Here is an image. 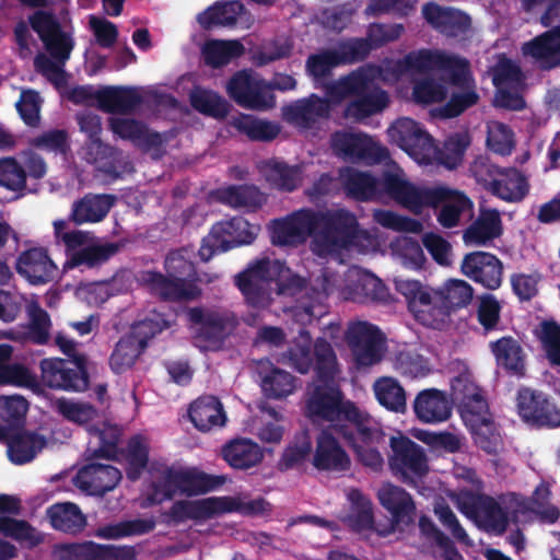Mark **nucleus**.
I'll list each match as a JSON object with an SVG mask.
<instances>
[{
	"label": "nucleus",
	"instance_id": "c9c22d12",
	"mask_svg": "<svg viewBox=\"0 0 560 560\" xmlns=\"http://www.w3.org/2000/svg\"><path fill=\"white\" fill-rule=\"evenodd\" d=\"M59 560H126L127 551L93 542L66 544L55 548Z\"/></svg>",
	"mask_w": 560,
	"mask_h": 560
},
{
	"label": "nucleus",
	"instance_id": "e433bc0d",
	"mask_svg": "<svg viewBox=\"0 0 560 560\" xmlns=\"http://www.w3.org/2000/svg\"><path fill=\"white\" fill-rule=\"evenodd\" d=\"M524 56L533 58L542 68H552L560 63V27L553 28L525 43Z\"/></svg>",
	"mask_w": 560,
	"mask_h": 560
},
{
	"label": "nucleus",
	"instance_id": "f704fd0d",
	"mask_svg": "<svg viewBox=\"0 0 560 560\" xmlns=\"http://www.w3.org/2000/svg\"><path fill=\"white\" fill-rule=\"evenodd\" d=\"M188 415L195 428L201 432H210L217 428H222L226 422L223 406L213 396H203L196 399L190 405Z\"/></svg>",
	"mask_w": 560,
	"mask_h": 560
},
{
	"label": "nucleus",
	"instance_id": "5fc2aeb1",
	"mask_svg": "<svg viewBox=\"0 0 560 560\" xmlns=\"http://www.w3.org/2000/svg\"><path fill=\"white\" fill-rule=\"evenodd\" d=\"M79 124L81 130L89 137L85 148L86 160L94 163L101 161L109 149L104 147L98 138L102 130L100 117L92 113H83L79 116Z\"/></svg>",
	"mask_w": 560,
	"mask_h": 560
},
{
	"label": "nucleus",
	"instance_id": "864d4df0",
	"mask_svg": "<svg viewBox=\"0 0 560 560\" xmlns=\"http://www.w3.org/2000/svg\"><path fill=\"white\" fill-rule=\"evenodd\" d=\"M215 197L234 208H256L265 201L264 195L253 186L223 187L217 190Z\"/></svg>",
	"mask_w": 560,
	"mask_h": 560
},
{
	"label": "nucleus",
	"instance_id": "c03bdc74",
	"mask_svg": "<svg viewBox=\"0 0 560 560\" xmlns=\"http://www.w3.org/2000/svg\"><path fill=\"white\" fill-rule=\"evenodd\" d=\"M110 128L115 135L121 139H127L136 145L149 148L163 142L160 133L150 132L140 122L127 117H113L109 121Z\"/></svg>",
	"mask_w": 560,
	"mask_h": 560
},
{
	"label": "nucleus",
	"instance_id": "5701e85b",
	"mask_svg": "<svg viewBox=\"0 0 560 560\" xmlns=\"http://www.w3.org/2000/svg\"><path fill=\"white\" fill-rule=\"evenodd\" d=\"M497 88L495 104L511 109L524 106L522 98L523 75L520 68L510 59L500 58L493 71Z\"/></svg>",
	"mask_w": 560,
	"mask_h": 560
},
{
	"label": "nucleus",
	"instance_id": "052dcab7",
	"mask_svg": "<svg viewBox=\"0 0 560 560\" xmlns=\"http://www.w3.org/2000/svg\"><path fill=\"white\" fill-rule=\"evenodd\" d=\"M155 521L152 517L124 521L97 529L96 535L102 538L117 539L127 536L141 535L152 530Z\"/></svg>",
	"mask_w": 560,
	"mask_h": 560
},
{
	"label": "nucleus",
	"instance_id": "39448f33",
	"mask_svg": "<svg viewBox=\"0 0 560 560\" xmlns=\"http://www.w3.org/2000/svg\"><path fill=\"white\" fill-rule=\"evenodd\" d=\"M355 226V217L343 209L314 212L298 211L271 225L275 245L295 246L312 236L311 248L317 256L331 255L349 244V232Z\"/></svg>",
	"mask_w": 560,
	"mask_h": 560
},
{
	"label": "nucleus",
	"instance_id": "338daca9",
	"mask_svg": "<svg viewBox=\"0 0 560 560\" xmlns=\"http://www.w3.org/2000/svg\"><path fill=\"white\" fill-rule=\"evenodd\" d=\"M190 102L194 108L213 117H223L228 113V103L221 96L201 88L191 92Z\"/></svg>",
	"mask_w": 560,
	"mask_h": 560
},
{
	"label": "nucleus",
	"instance_id": "f8f14e48",
	"mask_svg": "<svg viewBox=\"0 0 560 560\" xmlns=\"http://www.w3.org/2000/svg\"><path fill=\"white\" fill-rule=\"evenodd\" d=\"M350 77L351 74L332 84L327 85L326 101L317 97L316 95H311L307 98L296 101L283 107L282 112L284 119L301 129H307L311 128L312 125L315 124L319 118L326 117L331 105H336L345 100L351 98V102L346 108V110H348L349 106L358 101V96L355 93H345L340 91L335 92V89ZM345 115L346 117L351 118V116L347 115V112H345ZM352 119H354V117H352ZM355 120L358 119L355 118Z\"/></svg>",
	"mask_w": 560,
	"mask_h": 560
},
{
	"label": "nucleus",
	"instance_id": "7ed1b4c3",
	"mask_svg": "<svg viewBox=\"0 0 560 560\" xmlns=\"http://www.w3.org/2000/svg\"><path fill=\"white\" fill-rule=\"evenodd\" d=\"M340 179L348 192L357 199H380L384 190L397 203L417 214L424 207L441 206L438 221L446 229L458 225L460 218L472 209V202L462 191L445 185L417 186L406 178L395 163L389 165L382 183L353 168L341 171Z\"/></svg>",
	"mask_w": 560,
	"mask_h": 560
},
{
	"label": "nucleus",
	"instance_id": "bf43d9fd",
	"mask_svg": "<svg viewBox=\"0 0 560 560\" xmlns=\"http://www.w3.org/2000/svg\"><path fill=\"white\" fill-rule=\"evenodd\" d=\"M232 124L237 130L253 140H271L280 132L277 124L258 119L250 115H238L233 118Z\"/></svg>",
	"mask_w": 560,
	"mask_h": 560
},
{
	"label": "nucleus",
	"instance_id": "1a4fd4ad",
	"mask_svg": "<svg viewBox=\"0 0 560 560\" xmlns=\"http://www.w3.org/2000/svg\"><path fill=\"white\" fill-rule=\"evenodd\" d=\"M236 281L247 302L257 307L268 306L273 294L294 295L303 282L282 262L269 259L257 261L241 273Z\"/></svg>",
	"mask_w": 560,
	"mask_h": 560
},
{
	"label": "nucleus",
	"instance_id": "de8ad7c7",
	"mask_svg": "<svg viewBox=\"0 0 560 560\" xmlns=\"http://www.w3.org/2000/svg\"><path fill=\"white\" fill-rule=\"evenodd\" d=\"M376 400L394 412H405L407 408L406 392L400 383L390 376H382L373 384Z\"/></svg>",
	"mask_w": 560,
	"mask_h": 560
},
{
	"label": "nucleus",
	"instance_id": "473e14b6",
	"mask_svg": "<svg viewBox=\"0 0 560 560\" xmlns=\"http://www.w3.org/2000/svg\"><path fill=\"white\" fill-rule=\"evenodd\" d=\"M257 373L261 390L268 398L283 399L298 388V382L293 375L275 366L268 360L258 362Z\"/></svg>",
	"mask_w": 560,
	"mask_h": 560
},
{
	"label": "nucleus",
	"instance_id": "9d476101",
	"mask_svg": "<svg viewBox=\"0 0 560 560\" xmlns=\"http://www.w3.org/2000/svg\"><path fill=\"white\" fill-rule=\"evenodd\" d=\"M268 509L269 504L262 499L247 500L242 497H210L176 501L170 509L168 517L176 523L187 521L202 523L226 512L261 514L268 511Z\"/></svg>",
	"mask_w": 560,
	"mask_h": 560
},
{
	"label": "nucleus",
	"instance_id": "6e6552de",
	"mask_svg": "<svg viewBox=\"0 0 560 560\" xmlns=\"http://www.w3.org/2000/svg\"><path fill=\"white\" fill-rule=\"evenodd\" d=\"M330 269L331 267H327L322 272V291H316L314 302L293 310L294 318L302 325L325 314L324 301L335 289L339 290L340 298L343 300L361 303L382 300L386 295L382 281L365 270L352 267L341 281L329 273Z\"/></svg>",
	"mask_w": 560,
	"mask_h": 560
},
{
	"label": "nucleus",
	"instance_id": "8fccbe9b",
	"mask_svg": "<svg viewBox=\"0 0 560 560\" xmlns=\"http://www.w3.org/2000/svg\"><path fill=\"white\" fill-rule=\"evenodd\" d=\"M491 350L499 365L516 374L523 372L524 352L518 341L511 337H504L492 342Z\"/></svg>",
	"mask_w": 560,
	"mask_h": 560
},
{
	"label": "nucleus",
	"instance_id": "4d7b16f0",
	"mask_svg": "<svg viewBox=\"0 0 560 560\" xmlns=\"http://www.w3.org/2000/svg\"><path fill=\"white\" fill-rule=\"evenodd\" d=\"M470 143L468 132L462 131L452 135L445 141L443 150L436 149V158L430 164H441L447 168H455L463 160L465 150Z\"/></svg>",
	"mask_w": 560,
	"mask_h": 560
},
{
	"label": "nucleus",
	"instance_id": "2eb2a0df",
	"mask_svg": "<svg viewBox=\"0 0 560 560\" xmlns=\"http://www.w3.org/2000/svg\"><path fill=\"white\" fill-rule=\"evenodd\" d=\"M388 136L420 165H430L436 158V147L432 138L413 119L406 117L397 119L388 128Z\"/></svg>",
	"mask_w": 560,
	"mask_h": 560
},
{
	"label": "nucleus",
	"instance_id": "6e6d98bb",
	"mask_svg": "<svg viewBox=\"0 0 560 560\" xmlns=\"http://www.w3.org/2000/svg\"><path fill=\"white\" fill-rule=\"evenodd\" d=\"M393 257L410 269H420L425 262V255L420 244L407 236L397 237L390 244Z\"/></svg>",
	"mask_w": 560,
	"mask_h": 560
},
{
	"label": "nucleus",
	"instance_id": "3c124183",
	"mask_svg": "<svg viewBox=\"0 0 560 560\" xmlns=\"http://www.w3.org/2000/svg\"><path fill=\"white\" fill-rule=\"evenodd\" d=\"M12 347L0 345V385L31 387L35 380L26 368L18 363H9Z\"/></svg>",
	"mask_w": 560,
	"mask_h": 560
},
{
	"label": "nucleus",
	"instance_id": "774afa93",
	"mask_svg": "<svg viewBox=\"0 0 560 560\" xmlns=\"http://www.w3.org/2000/svg\"><path fill=\"white\" fill-rule=\"evenodd\" d=\"M0 534L11 537L22 545L32 547L42 541L40 534L24 521L0 517Z\"/></svg>",
	"mask_w": 560,
	"mask_h": 560
},
{
	"label": "nucleus",
	"instance_id": "7c9ffc66",
	"mask_svg": "<svg viewBox=\"0 0 560 560\" xmlns=\"http://www.w3.org/2000/svg\"><path fill=\"white\" fill-rule=\"evenodd\" d=\"M197 21L202 27L236 25L241 28H249L254 19L241 2L229 1L209 7L197 15Z\"/></svg>",
	"mask_w": 560,
	"mask_h": 560
},
{
	"label": "nucleus",
	"instance_id": "bb28decb",
	"mask_svg": "<svg viewBox=\"0 0 560 560\" xmlns=\"http://www.w3.org/2000/svg\"><path fill=\"white\" fill-rule=\"evenodd\" d=\"M366 55V45L362 40H349L342 43L337 51L326 50L313 55L307 60V71L319 80L330 72L339 63L351 62Z\"/></svg>",
	"mask_w": 560,
	"mask_h": 560
},
{
	"label": "nucleus",
	"instance_id": "ea45409f",
	"mask_svg": "<svg viewBox=\"0 0 560 560\" xmlns=\"http://www.w3.org/2000/svg\"><path fill=\"white\" fill-rule=\"evenodd\" d=\"M502 233L500 214L493 209H482L478 219L465 231L464 242L470 246H483Z\"/></svg>",
	"mask_w": 560,
	"mask_h": 560
},
{
	"label": "nucleus",
	"instance_id": "a19ab883",
	"mask_svg": "<svg viewBox=\"0 0 560 560\" xmlns=\"http://www.w3.org/2000/svg\"><path fill=\"white\" fill-rule=\"evenodd\" d=\"M100 108L109 113H125L133 109L141 101L139 90L135 88L106 86L95 92Z\"/></svg>",
	"mask_w": 560,
	"mask_h": 560
},
{
	"label": "nucleus",
	"instance_id": "9b49d317",
	"mask_svg": "<svg viewBox=\"0 0 560 560\" xmlns=\"http://www.w3.org/2000/svg\"><path fill=\"white\" fill-rule=\"evenodd\" d=\"M189 257L187 249L174 252L165 261L167 277L147 271L141 276V281L163 299H195L200 294V290L195 284V270Z\"/></svg>",
	"mask_w": 560,
	"mask_h": 560
},
{
	"label": "nucleus",
	"instance_id": "c756f323",
	"mask_svg": "<svg viewBox=\"0 0 560 560\" xmlns=\"http://www.w3.org/2000/svg\"><path fill=\"white\" fill-rule=\"evenodd\" d=\"M412 408L418 420L428 424L444 422L452 415V402L444 392L436 388L419 392Z\"/></svg>",
	"mask_w": 560,
	"mask_h": 560
},
{
	"label": "nucleus",
	"instance_id": "37998d69",
	"mask_svg": "<svg viewBox=\"0 0 560 560\" xmlns=\"http://www.w3.org/2000/svg\"><path fill=\"white\" fill-rule=\"evenodd\" d=\"M109 195H88L72 206L71 219L77 224L102 221L114 205Z\"/></svg>",
	"mask_w": 560,
	"mask_h": 560
},
{
	"label": "nucleus",
	"instance_id": "f257e3e1",
	"mask_svg": "<svg viewBox=\"0 0 560 560\" xmlns=\"http://www.w3.org/2000/svg\"><path fill=\"white\" fill-rule=\"evenodd\" d=\"M432 70L448 73L453 91L450 101L438 109V115L451 118L477 103L479 96L470 78L465 59L441 51L420 50L400 60L385 61L381 67L366 66L351 73L336 91L355 93L358 101L352 103L347 115L363 119L383 110L388 104L386 92L377 88L378 82L397 84L401 97L419 104L440 103L447 95L445 83L429 77Z\"/></svg>",
	"mask_w": 560,
	"mask_h": 560
},
{
	"label": "nucleus",
	"instance_id": "0e129e2a",
	"mask_svg": "<svg viewBox=\"0 0 560 560\" xmlns=\"http://www.w3.org/2000/svg\"><path fill=\"white\" fill-rule=\"evenodd\" d=\"M535 334L549 362L560 365V325L552 320L542 322L535 329Z\"/></svg>",
	"mask_w": 560,
	"mask_h": 560
},
{
	"label": "nucleus",
	"instance_id": "f3484780",
	"mask_svg": "<svg viewBox=\"0 0 560 560\" xmlns=\"http://www.w3.org/2000/svg\"><path fill=\"white\" fill-rule=\"evenodd\" d=\"M389 466L393 474L405 482L416 483L429 470L423 450L407 436L398 433L390 438Z\"/></svg>",
	"mask_w": 560,
	"mask_h": 560
},
{
	"label": "nucleus",
	"instance_id": "b1692460",
	"mask_svg": "<svg viewBox=\"0 0 560 560\" xmlns=\"http://www.w3.org/2000/svg\"><path fill=\"white\" fill-rule=\"evenodd\" d=\"M334 151L349 160L381 162L387 159V150L362 133L336 132L331 138Z\"/></svg>",
	"mask_w": 560,
	"mask_h": 560
},
{
	"label": "nucleus",
	"instance_id": "f03ea898",
	"mask_svg": "<svg viewBox=\"0 0 560 560\" xmlns=\"http://www.w3.org/2000/svg\"><path fill=\"white\" fill-rule=\"evenodd\" d=\"M285 362L300 373H307L314 365L316 378L306 395V413L313 421H337L341 415L351 425L343 431V439L354 448L361 463L373 469L383 465L381 453L373 446L382 438L377 422L359 410L351 401H343L337 386L339 369L336 355L327 342L317 339L312 345L310 334L301 330L292 341Z\"/></svg>",
	"mask_w": 560,
	"mask_h": 560
},
{
	"label": "nucleus",
	"instance_id": "cd10ccee",
	"mask_svg": "<svg viewBox=\"0 0 560 560\" xmlns=\"http://www.w3.org/2000/svg\"><path fill=\"white\" fill-rule=\"evenodd\" d=\"M16 272L31 284H44L54 279L57 267L46 249L34 247L22 252L15 264Z\"/></svg>",
	"mask_w": 560,
	"mask_h": 560
},
{
	"label": "nucleus",
	"instance_id": "4468645a",
	"mask_svg": "<svg viewBox=\"0 0 560 560\" xmlns=\"http://www.w3.org/2000/svg\"><path fill=\"white\" fill-rule=\"evenodd\" d=\"M259 225L250 224L243 218H233L214 224L199 248V256L208 261L212 255L234 246L249 244L259 232Z\"/></svg>",
	"mask_w": 560,
	"mask_h": 560
},
{
	"label": "nucleus",
	"instance_id": "4c0bfd02",
	"mask_svg": "<svg viewBox=\"0 0 560 560\" xmlns=\"http://www.w3.org/2000/svg\"><path fill=\"white\" fill-rule=\"evenodd\" d=\"M422 12L431 25L446 35L457 36L470 25L469 16L454 9L430 3L424 5Z\"/></svg>",
	"mask_w": 560,
	"mask_h": 560
},
{
	"label": "nucleus",
	"instance_id": "79ce46f5",
	"mask_svg": "<svg viewBox=\"0 0 560 560\" xmlns=\"http://www.w3.org/2000/svg\"><path fill=\"white\" fill-rule=\"evenodd\" d=\"M489 189L502 200L516 202L527 195L528 184L518 171L511 168L497 171Z\"/></svg>",
	"mask_w": 560,
	"mask_h": 560
},
{
	"label": "nucleus",
	"instance_id": "4be33fe9",
	"mask_svg": "<svg viewBox=\"0 0 560 560\" xmlns=\"http://www.w3.org/2000/svg\"><path fill=\"white\" fill-rule=\"evenodd\" d=\"M517 411L527 423L538 427L560 425V409L541 392L522 388L517 394Z\"/></svg>",
	"mask_w": 560,
	"mask_h": 560
},
{
	"label": "nucleus",
	"instance_id": "2f4dec72",
	"mask_svg": "<svg viewBox=\"0 0 560 560\" xmlns=\"http://www.w3.org/2000/svg\"><path fill=\"white\" fill-rule=\"evenodd\" d=\"M458 408L462 419L474 435L476 444L492 448L498 441L497 435L492 434L490 441H486L485 436L481 435L483 431L490 432L487 423L492 418L483 395L480 394L478 397L464 400V402L458 405Z\"/></svg>",
	"mask_w": 560,
	"mask_h": 560
},
{
	"label": "nucleus",
	"instance_id": "a18cd8bd",
	"mask_svg": "<svg viewBox=\"0 0 560 560\" xmlns=\"http://www.w3.org/2000/svg\"><path fill=\"white\" fill-rule=\"evenodd\" d=\"M8 439V456L14 464L21 465L32 460L46 444L44 436L32 432H18Z\"/></svg>",
	"mask_w": 560,
	"mask_h": 560
},
{
	"label": "nucleus",
	"instance_id": "412c9836",
	"mask_svg": "<svg viewBox=\"0 0 560 560\" xmlns=\"http://www.w3.org/2000/svg\"><path fill=\"white\" fill-rule=\"evenodd\" d=\"M40 372L43 383L50 388L81 392L88 387V378L80 362L44 359Z\"/></svg>",
	"mask_w": 560,
	"mask_h": 560
},
{
	"label": "nucleus",
	"instance_id": "a211bd4d",
	"mask_svg": "<svg viewBox=\"0 0 560 560\" xmlns=\"http://www.w3.org/2000/svg\"><path fill=\"white\" fill-rule=\"evenodd\" d=\"M376 497L380 504L390 514V525L388 527L375 526V532L380 536L404 532L415 522V502L411 495L402 488L386 482L378 488Z\"/></svg>",
	"mask_w": 560,
	"mask_h": 560
},
{
	"label": "nucleus",
	"instance_id": "6ab92c4d",
	"mask_svg": "<svg viewBox=\"0 0 560 560\" xmlns=\"http://www.w3.org/2000/svg\"><path fill=\"white\" fill-rule=\"evenodd\" d=\"M229 95L241 106L249 109H267L275 105L269 84L257 73L237 72L228 83Z\"/></svg>",
	"mask_w": 560,
	"mask_h": 560
},
{
	"label": "nucleus",
	"instance_id": "c85d7f7f",
	"mask_svg": "<svg viewBox=\"0 0 560 560\" xmlns=\"http://www.w3.org/2000/svg\"><path fill=\"white\" fill-rule=\"evenodd\" d=\"M120 479L119 469L110 465L91 464L78 471L73 482L81 491L98 495L113 490Z\"/></svg>",
	"mask_w": 560,
	"mask_h": 560
},
{
	"label": "nucleus",
	"instance_id": "13d9d810",
	"mask_svg": "<svg viewBox=\"0 0 560 560\" xmlns=\"http://www.w3.org/2000/svg\"><path fill=\"white\" fill-rule=\"evenodd\" d=\"M168 325L170 322L166 318L161 314L151 311L144 314L132 325L127 337L144 348L149 339L168 327Z\"/></svg>",
	"mask_w": 560,
	"mask_h": 560
},
{
	"label": "nucleus",
	"instance_id": "423d86ee",
	"mask_svg": "<svg viewBox=\"0 0 560 560\" xmlns=\"http://www.w3.org/2000/svg\"><path fill=\"white\" fill-rule=\"evenodd\" d=\"M550 491L547 486L536 488L530 503L512 494L497 501L490 497L468 494V501H457V509L479 527L487 532L502 533L510 522L526 523L535 517L546 523H555L559 510L548 503Z\"/></svg>",
	"mask_w": 560,
	"mask_h": 560
},
{
	"label": "nucleus",
	"instance_id": "aec40b11",
	"mask_svg": "<svg viewBox=\"0 0 560 560\" xmlns=\"http://www.w3.org/2000/svg\"><path fill=\"white\" fill-rule=\"evenodd\" d=\"M347 341L359 365H373L382 359L383 338L375 326L366 322L350 324L347 330Z\"/></svg>",
	"mask_w": 560,
	"mask_h": 560
},
{
	"label": "nucleus",
	"instance_id": "72a5a7b5",
	"mask_svg": "<svg viewBox=\"0 0 560 560\" xmlns=\"http://www.w3.org/2000/svg\"><path fill=\"white\" fill-rule=\"evenodd\" d=\"M223 459L235 469L247 470L258 466L264 459V448L246 438L230 441L222 447Z\"/></svg>",
	"mask_w": 560,
	"mask_h": 560
},
{
	"label": "nucleus",
	"instance_id": "20e7f679",
	"mask_svg": "<svg viewBox=\"0 0 560 560\" xmlns=\"http://www.w3.org/2000/svg\"><path fill=\"white\" fill-rule=\"evenodd\" d=\"M119 460L131 480L139 479L144 469L149 472L151 482L144 490L143 505L161 503L177 493L194 495L210 489L209 477L197 468L168 467L164 460L150 457V443L144 436L132 438Z\"/></svg>",
	"mask_w": 560,
	"mask_h": 560
},
{
	"label": "nucleus",
	"instance_id": "e2e57ef3",
	"mask_svg": "<svg viewBox=\"0 0 560 560\" xmlns=\"http://www.w3.org/2000/svg\"><path fill=\"white\" fill-rule=\"evenodd\" d=\"M243 51L244 47L238 40H211L202 49L206 61L213 67L228 63Z\"/></svg>",
	"mask_w": 560,
	"mask_h": 560
},
{
	"label": "nucleus",
	"instance_id": "603ef678",
	"mask_svg": "<svg viewBox=\"0 0 560 560\" xmlns=\"http://www.w3.org/2000/svg\"><path fill=\"white\" fill-rule=\"evenodd\" d=\"M51 525L59 530L74 533L85 525V517L73 503H58L49 508Z\"/></svg>",
	"mask_w": 560,
	"mask_h": 560
},
{
	"label": "nucleus",
	"instance_id": "49530a36",
	"mask_svg": "<svg viewBox=\"0 0 560 560\" xmlns=\"http://www.w3.org/2000/svg\"><path fill=\"white\" fill-rule=\"evenodd\" d=\"M281 416L273 409H264L261 415L245 422V430L255 434L264 443H279L284 429Z\"/></svg>",
	"mask_w": 560,
	"mask_h": 560
},
{
	"label": "nucleus",
	"instance_id": "a878e982",
	"mask_svg": "<svg viewBox=\"0 0 560 560\" xmlns=\"http://www.w3.org/2000/svg\"><path fill=\"white\" fill-rule=\"evenodd\" d=\"M460 270L463 275L490 290L498 289L502 283V262L489 253L475 252L466 255Z\"/></svg>",
	"mask_w": 560,
	"mask_h": 560
},
{
	"label": "nucleus",
	"instance_id": "393cba45",
	"mask_svg": "<svg viewBox=\"0 0 560 560\" xmlns=\"http://www.w3.org/2000/svg\"><path fill=\"white\" fill-rule=\"evenodd\" d=\"M31 25L55 59L62 63L69 59L73 48L72 39L59 30V25L51 14L37 11L31 18Z\"/></svg>",
	"mask_w": 560,
	"mask_h": 560
},
{
	"label": "nucleus",
	"instance_id": "58836bf2",
	"mask_svg": "<svg viewBox=\"0 0 560 560\" xmlns=\"http://www.w3.org/2000/svg\"><path fill=\"white\" fill-rule=\"evenodd\" d=\"M349 509L341 515V520L359 533L375 530L373 526V505L362 492L357 489L347 491Z\"/></svg>",
	"mask_w": 560,
	"mask_h": 560
},
{
	"label": "nucleus",
	"instance_id": "ddd939ff",
	"mask_svg": "<svg viewBox=\"0 0 560 560\" xmlns=\"http://www.w3.org/2000/svg\"><path fill=\"white\" fill-rule=\"evenodd\" d=\"M188 318L195 343L203 351L219 350L235 326L234 317L226 311L196 307L188 311Z\"/></svg>",
	"mask_w": 560,
	"mask_h": 560
},
{
	"label": "nucleus",
	"instance_id": "0eeeda50",
	"mask_svg": "<svg viewBox=\"0 0 560 560\" xmlns=\"http://www.w3.org/2000/svg\"><path fill=\"white\" fill-rule=\"evenodd\" d=\"M395 288L407 300L413 317L433 328L444 324L450 311L468 305L474 295L471 285L462 279H448L436 289L418 280L396 279Z\"/></svg>",
	"mask_w": 560,
	"mask_h": 560
},
{
	"label": "nucleus",
	"instance_id": "dca6fc26",
	"mask_svg": "<svg viewBox=\"0 0 560 560\" xmlns=\"http://www.w3.org/2000/svg\"><path fill=\"white\" fill-rule=\"evenodd\" d=\"M330 427L323 430L316 439V447L313 455V465L319 470L341 472L350 468L351 460L337 439L336 434L343 436V431H351V425L341 415L340 424L336 427L337 421H328Z\"/></svg>",
	"mask_w": 560,
	"mask_h": 560
},
{
	"label": "nucleus",
	"instance_id": "680f3d73",
	"mask_svg": "<svg viewBox=\"0 0 560 560\" xmlns=\"http://www.w3.org/2000/svg\"><path fill=\"white\" fill-rule=\"evenodd\" d=\"M27 409V401L20 395L0 396V441L7 438L12 423L21 420Z\"/></svg>",
	"mask_w": 560,
	"mask_h": 560
},
{
	"label": "nucleus",
	"instance_id": "09e8293b",
	"mask_svg": "<svg viewBox=\"0 0 560 560\" xmlns=\"http://www.w3.org/2000/svg\"><path fill=\"white\" fill-rule=\"evenodd\" d=\"M260 173L275 187L292 190L301 179V167H289L280 161L268 160L260 164Z\"/></svg>",
	"mask_w": 560,
	"mask_h": 560
},
{
	"label": "nucleus",
	"instance_id": "69168bd1",
	"mask_svg": "<svg viewBox=\"0 0 560 560\" xmlns=\"http://www.w3.org/2000/svg\"><path fill=\"white\" fill-rule=\"evenodd\" d=\"M395 369L411 380L425 377L432 372L429 360L413 351L400 352L396 358Z\"/></svg>",
	"mask_w": 560,
	"mask_h": 560
}]
</instances>
